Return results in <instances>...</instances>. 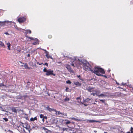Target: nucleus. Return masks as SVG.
I'll use <instances>...</instances> for the list:
<instances>
[{"instance_id":"1","label":"nucleus","mask_w":133,"mask_h":133,"mask_svg":"<svg viewBox=\"0 0 133 133\" xmlns=\"http://www.w3.org/2000/svg\"><path fill=\"white\" fill-rule=\"evenodd\" d=\"M79 61V65H82L84 69L86 70H90L93 72L94 70H92L90 68V64L87 61L85 60L82 59L80 60L78 59Z\"/></svg>"},{"instance_id":"2","label":"nucleus","mask_w":133,"mask_h":133,"mask_svg":"<svg viewBox=\"0 0 133 133\" xmlns=\"http://www.w3.org/2000/svg\"><path fill=\"white\" fill-rule=\"evenodd\" d=\"M99 72L103 74L105 73L103 69L97 67H95L93 72L94 73L98 76H101V75L100 74Z\"/></svg>"},{"instance_id":"3","label":"nucleus","mask_w":133,"mask_h":133,"mask_svg":"<svg viewBox=\"0 0 133 133\" xmlns=\"http://www.w3.org/2000/svg\"><path fill=\"white\" fill-rule=\"evenodd\" d=\"M53 72L54 71L53 70H51L50 69L48 70L47 72L45 74V75L47 76H48L51 75H52L54 76H55L56 75L55 74H53Z\"/></svg>"},{"instance_id":"4","label":"nucleus","mask_w":133,"mask_h":133,"mask_svg":"<svg viewBox=\"0 0 133 133\" xmlns=\"http://www.w3.org/2000/svg\"><path fill=\"white\" fill-rule=\"evenodd\" d=\"M78 59H79L77 58V57H73V58H70V61L71 62H72V63L71 64V65L73 66L74 67L75 66L74 65V64L73 63V62H74V61H78V62H79V61L78 60Z\"/></svg>"},{"instance_id":"5","label":"nucleus","mask_w":133,"mask_h":133,"mask_svg":"<svg viewBox=\"0 0 133 133\" xmlns=\"http://www.w3.org/2000/svg\"><path fill=\"white\" fill-rule=\"evenodd\" d=\"M26 19L24 17H20L18 19V22L19 23H22L25 21Z\"/></svg>"},{"instance_id":"6","label":"nucleus","mask_w":133,"mask_h":133,"mask_svg":"<svg viewBox=\"0 0 133 133\" xmlns=\"http://www.w3.org/2000/svg\"><path fill=\"white\" fill-rule=\"evenodd\" d=\"M87 90L90 92H96V91L94 90V88L92 87H88L87 88Z\"/></svg>"},{"instance_id":"7","label":"nucleus","mask_w":133,"mask_h":133,"mask_svg":"<svg viewBox=\"0 0 133 133\" xmlns=\"http://www.w3.org/2000/svg\"><path fill=\"white\" fill-rule=\"evenodd\" d=\"M11 22H9L8 21H5L3 22L0 21V25L2 26L4 25H5V23H6L9 24V23H10Z\"/></svg>"},{"instance_id":"8","label":"nucleus","mask_w":133,"mask_h":133,"mask_svg":"<svg viewBox=\"0 0 133 133\" xmlns=\"http://www.w3.org/2000/svg\"><path fill=\"white\" fill-rule=\"evenodd\" d=\"M66 67L68 70L71 73H73V71L71 68L70 66L69 65H67L66 66Z\"/></svg>"},{"instance_id":"9","label":"nucleus","mask_w":133,"mask_h":133,"mask_svg":"<svg viewBox=\"0 0 133 133\" xmlns=\"http://www.w3.org/2000/svg\"><path fill=\"white\" fill-rule=\"evenodd\" d=\"M46 108L48 110V111L50 112L51 111H55L56 112H57V111L56 110L54 109H51L50 108L49 106H48Z\"/></svg>"},{"instance_id":"10","label":"nucleus","mask_w":133,"mask_h":133,"mask_svg":"<svg viewBox=\"0 0 133 133\" xmlns=\"http://www.w3.org/2000/svg\"><path fill=\"white\" fill-rule=\"evenodd\" d=\"M11 110L12 112H15V113H17V111H21V110L20 109H18L16 110L15 107L12 108L11 109Z\"/></svg>"},{"instance_id":"11","label":"nucleus","mask_w":133,"mask_h":133,"mask_svg":"<svg viewBox=\"0 0 133 133\" xmlns=\"http://www.w3.org/2000/svg\"><path fill=\"white\" fill-rule=\"evenodd\" d=\"M107 95L105 94V93L104 94H101L100 95H98V97H105L107 96Z\"/></svg>"},{"instance_id":"12","label":"nucleus","mask_w":133,"mask_h":133,"mask_svg":"<svg viewBox=\"0 0 133 133\" xmlns=\"http://www.w3.org/2000/svg\"><path fill=\"white\" fill-rule=\"evenodd\" d=\"M71 119L72 120H75V121H85L84 120H82L81 119H77L76 118H74V117L72 118H71Z\"/></svg>"},{"instance_id":"13","label":"nucleus","mask_w":133,"mask_h":133,"mask_svg":"<svg viewBox=\"0 0 133 133\" xmlns=\"http://www.w3.org/2000/svg\"><path fill=\"white\" fill-rule=\"evenodd\" d=\"M87 121L89 122L90 123H93L94 122H98V121L94 120H87Z\"/></svg>"},{"instance_id":"14","label":"nucleus","mask_w":133,"mask_h":133,"mask_svg":"<svg viewBox=\"0 0 133 133\" xmlns=\"http://www.w3.org/2000/svg\"><path fill=\"white\" fill-rule=\"evenodd\" d=\"M74 84L80 86L81 84L78 82H75L74 83Z\"/></svg>"},{"instance_id":"15","label":"nucleus","mask_w":133,"mask_h":133,"mask_svg":"<svg viewBox=\"0 0 133 133\" xmlns=\"http://www.w3.org/2000/svg\"><path fill=\"white\" fill-rule=\"evenodd\" d=\"M56 112V113L57 112V114H58V115L62 114V115H65V116H67V114L66 113H65L64 114L63 113H62L61 112L59 111H57V112Z\"/></svg>"},{"instance_id":"16","label":"nucleus","mask_w":133,"mask_h":133,"mask_svg":"<svg viewBox=\"0 0 133 133\" xmlns=\"http://www.w3.org/2000/svg\"><path fill=\"white\" fill-rule=\"evenodd\" d=\"M35 40L36 41V42L33 43V44L34 45H36V44H38V40L37 38H35Z\"/></svg>"},{"instance_id":"17","label":"nucleus","mask_w":133,"mask_h":133,"mask_svg":"<svg viewBox=\"0 0 133 133\" xmlns=\"http://www.w3.org/2000/svg\"><path fill=\"white\" fill-rule=\"evenodd\" d=\"M39 48L41 50L45 51V53L46 54V55H48L49 54V52H48V51H47L46 50H45L44 49H42L41 48Z\"/></svg>"},{"instance_id":"18","label":"nucleus","mask_w":133,"mask_h":133,"mask_svg":"<svg viewBox=\"0 0 133 133\" xmlns=\"http://www.w3.org/2000/svg\"><path fill=\"white\" fill-rule=\"evenodd\" d=\"M30 120L31 121H34L35 120H37V118L36 117H35L34 118H31Z\"/></svg>"},{"instance_id":"19","label":"nucleus","mask_w":133,"mask_h":133,"mask_svg":"<svg viewBox=\"0 0 133 133\" xmlns=\"http://www.w3.org/2000/svg\"><path fill=\"white\" fill-rule=\"evenodd\" d=\"M6 44L7 45L8 49L9 50H10V43H6Z\"/></svg>"},{"instance_id":"20","label":"nucleus","mask_w":133,"mask_h":133,"mask_svg":"<svg viewBox=\"0 0 133 133\" xmlns=\"http://www.w3.org/2000/svg\"><path fill=\"white\" fill-rule=\"evenodd\" d=\"M0 46L2 47H3L4 48H5V46L4 44L1 41H0Z\"/></svg>"},{"instance_id":"21","label":"nucleus","mask_w":133,"mask_h":133,"mask_svg":"<svg viewBox=\"0 0 133 133\" xmlns=\"http://www.w3.org/2000/svg\"><path fill=\"white\" fill-rule=\"evenodd\" d=\"M69 100L70 99L69 98L66 97V98L64 100H63V101L65 102H66L67 101H69Z\"/></svg>"},{"instance_id":"22","label":"nucleus","mask_w":133,"mask_h":133,"mask_svg":"<svg viewBox=\"0 0 133 133\" xmlns=\"http://www.w3.org/2000/svg\"><path fill=\"white\" fill-rule=\"evenodd\" d=\"M65 121H66V122H65V123L66 124H69L70 123V122L68 120L65 119Z\"/></svg>"},{"instance_id":"23","label":"nucleus","mask_w":133,"mask_h":133,"mask_svg":"<svg viewBox=\"0 0 133 133\" xmlns=\"http://www.w3.org/2000/svg\"><path fill=\"white\" fill-rule=\"evenodd\" d=\"M26 31V33L27 34L29 33V34H30L31 33V31L30 30H28Z\"/></svg>"},{"instance_id":"24","label":"nucleus","mask_w":133,"mask_h":133,"mask_svg":"<svg viewBox=\"0 0 133 133\" xmlns=\"http://www.w3.org/2000/svg\"><path fill=\"white\" fill-rule=\"evenodd\" d=\"M24 67L25 69L28 68V65L27 63H26L24 65Z\"/></svg>"},{"instance_id":"25","label":"nucleus","mask_w":133,"mask_h":133,"mask_svg":"<svg viewBox=\"0 0 133 133\" xmlns=\"http://www.w3.org/2000/svg\"><path fill=\"white\" fill-rule=\"evenodd\" d=\"M90 100H91V99H89V98H87L85 100V102H89Z\"/></svg>"},{"instance_id":"26","label":"nucleus","mask_w":133,"mask_h":133,"mask_svg":"<svg viewBox=\"0 0 133 133\" xmlns=\"http://www.w3.org/2000/svg\"><path fill=\"white\" fill-rule=\"evenodd\" d=\"M45 56L48 58H51V56L49 55V54L48 55H45Z\"/></svg>"},{"instance_id":"27","label":"nucleus","mask_w":133,"mask_h":133,"mask_svg":"<svg viewBox=\"0 0 133 133\" xmlns=\"http://www.w3.org/2000/svg\"><path fill=\"white\" fill-rule=\"evenodd\" d=\"M66 83L67 84H70L71 82L69 80H68L67 81H66Z\"/></svg>"},{"instance_id":"28","label":"nucleus","mask_w":133,"mask_h":133,"mask_svg":"<svg viewBox=\"0 0 133 133\" xmlns=\"http://www.w3.org/2000/svg\"><path fill=\"white\" fill-rule=\"evenodd\" d=\"M48 70H47L46 68H44V69L43 70V71L44 72H46V73Z\"/></svg>"},{"instance_id":"29","label":"nucleus","mask_w":133,"mask_h":133,"mask_svg":"<svg viewBox=\"0 0 133 133\" xmlns=\"http://www.w3.org/2000/svg\"><path fill=\"white\" fill-rule=\"evenodd\" d=\"M67 130H68V128H63L62 129V130H63V131H64L65 130L67 131Z\"/></svg>"},{"instance_id":"30","label":"nucleus","mask_w":133,"mask_h":133,"mask_svg":"<svg viewBox=\"0 0 133 133\" xmlns=\"http://www.w3.org/2000/svg\"><path fill=\"white\" fill-rule=\"evenodd\" d=\"M100 101H101L103 103H104L105 102V99H99Z\"/></svg>"},{"instance_id":"31","label":"nucleus","mask_w":133,"mask_h":133,"mask_svg":"<svg viewBox=\"0 0 133 133\" xmlns=\"http://www.w3.org/2000/svg\"><path fill=\"white\" fill-rule=\"evenodd\" d=\"M133 128L132 127H131V130H130V131H131V133H133Z\"/></svg>"},{"instance_id":"32","label":"nucleus","mask_w":133,"mask_h":133,"mask_svg":"<svg viewBox=\"0 0 133 133\" xmlns=\"http://www.w3.org/2000/svg\"><path fill=\"white\" fill-rule=\"evenodd\" d=\"M4 120L5 121V122H7L8 121V119L6 118H3Z\"/></svg>"},{"instance_id":"33","label":"nucleus","mask_w":133,"mask_h":133,"mask_svg":"<svg viewBox=\"0 0 133 133\" xmlns=\"http://www.w3.org/2000/svg\"><path fill=\"white\" fill-rule=\"evenodd\" d=\"M44 65H46V66H48V63H45V64H43V63L42 64Z\"/></svg>"},{"instance_id":"34","label":"nucleus","mask_w":133,"mask_h":133,"mask_svg":"<svg viewBox=\"0 0 133 133\" xmlns=\"http://www.w3.org/2000/svg\"><path fill=\"white\" fill-rule=\"evenodd\" d=\"M43 115H42V114H41L40 115V117L41 118H43Z\"/></svg>"},{"instance_id":"35","label":"nucleus","mask_w":133,"mask_h":133,"mask_svg":"<svg viewBox=\"0 0 133 133\" xmlns=\"http://www.w3.org/2000/svg\"><path fill=\"white\" fill-rule=\"evenodd\" d=\"M77 77H78L79 78V79L81 80H82L81 79V77L80 75L77 76Z\"/></svg>"},{"instance_id":"36","label":"nucleus","mask_w":133,"mask_h":133,"mask_svg":"<svg viewBox=\"0 0 133 133\" xmlns=\"http://www.w3.org/2000/svg\"><path fill=\"white\" fill-rule=\"evenodd\" d=\"M0 108L1 109L2 111H4V110L3 109V108H2V107H0Z\"/></svg>"},{"instance_id":"37","label":"nucleus","mask_w":133,"mask_h":133,"mask_svg":"<svg viewBox=\"0 0 133 133\" xmlns=\"http://www.w3.org/2000/svg\"><path fill=\"white\" fill-rule=\"evenodd\" d=\"M29 38L31 40H33L34 39L32 37H29Z\"/></svg>"},{"instance_id":"38","label":"nucleus","mask_w":133,"mask_h":133,"mask_svg":"<svg viewBox=\"0 0 133 133\" xmlns=\"http://www.w3.org/2000/svg\"><path fill=\"white\" fill-rule=\"evenodd\" d=\"M4 86V85L2 83H1V84H0V86H1V87H2L3 86Z\"/></svg>"},{"instance_id":"39","label":"nucleus","mask_w":133,"mask_h":133,"mask_svg":"<svg viewBox=\"0 0 133 133\" xmlns=\"http://www.w3.org/2000/svg\"><path fill=\"white\" fill-rule=\"evenodd\" d=\"M119 133H125L123 132V131H121V132ZM127 133H130V132L129 131Z\"/></svg>"},{"instance_id":"40","label":"nucleus","mask_w":133,"mask_h":133,"mask_svg":"<svg viewBox=\"0 0 133 133\" xmlns=\"http://www.w3.org/2000/svg\"><path fill=\"white\" fill-rule=\"evenodd\" d=\"M4 34L6 35H9V34H8V33L7 32H5L4 33Z\"/></svg>"},{"instance_id":"41","label":"nucleus","mask_w":133,"mask_h":133,"mask_svg":"<svg viewBox=\"0 0 133 133\" xmlns=\"http://www.w3.org/2000/svg\"><path fill=\"white\" fill-rule=\"evenodd\" d=\"M69 89V88L68 87H66V88L65 90L66 92H68V90Z\"/></svg>"},{"instance_id":"42","label":"nucleus","mask_w":133,"mask_h":133,"mask_svg":"<svg viewBox=\"0 0 133 133\" xmlns=\"http://www.w3.org/2000/svg\"><path fill=\"white\" fill-rule=\"evenodd\" d=\"M48 37L49 38H51L52 37V36L51 35H49L48 36Z\"/></svg>"},{"instance_id":"43","label":"nucleus","mask_w":133,"mask_h":133,"mask_svg":"<svg viewBox=\"0 0 133 133\" xmlns=\"http://www.w3.org/2000/svg\"><path fill=\"white\" fill-rule=\"evenodd\" d=\"M37 63L38 64H39V65H41V64H43V63H39L38 62H37Z\"/></svg>"},{"instance_id":"44","label":"nucleus","mask_w":133,"mask_h":133,"mask_svg":"<svg viewBox=\"0 0 133 133\" xmlns=\"http://www.w3.org/2000/svg\"><path fill=\"white\" fill-rule=\"evenodd\" d=\"M21 131H22V132H23V131L24 132H25V130L24 129H22V130Z\"/></svg>"},{"instance_id":"45","label":"nucleus","mask_w":133,"mask_h":133,"mask_svg":"<svg viewBox=\"0 0 133 133\" xmlns=\"http://www.w3.org/2000/svg\"><path fill=\"white\" fill-rule=\"evenodd\" d=\"M23 127H24V128H25L27 130L28 129V128H27L26 127H24V126H23Z\"/></svg>"},{"instance_id":"46","label":"nucleus","mask_w":133,"mask_h":133,"mask_svg":"<svg viewBox=\"0 0 133 133\" xmlns=\"http://www.w3.org/2000/svg\"><path fill=\"white\" fill-rule=\"evenodd\" d=\"M43 118H45L46 119H47V117L46 116L44 117L43 116Z\"/></svg>"},{"instance_id":"47","label":"nucleus","mask_w":133,"mask_h":133,"mask_svg":"<svg viewBox=\"0 0 133 133\" xmlns=\"http://www.w3.org/2000/svg\"><path fill=\"white\" fill-rule=\"evenodd\" d=\"M64 55V57H68L67 56H65V55Z\"/></svg>"},{"instance_id":"48","label":"nucleus","mask_w":133,"mask_h":133,"mask_svg":"<svg viewBox=\"0 0 133 133\" xmlns=\"http://www.w3.org/2000/svg\"><path fill=\"white\" fill-rule=\"evenodd\" d=\"M28 57H29L30 56V55L29 54H28L27 55Z\"/></svg>"},{"instance_id":"49","label":"nucleus","mask_w":133,"mask_h":133,"mask_svg":"<svg viewBox=\"0 0 133 133\" xmlns=\"http://www.w3.org/2000/svg\"><path fill=\"white\" fill-rule=\"evenodd\" d=\"M44 118H43L42 119V121H43V122H44Z\"/></svg>"},{"instance_id":"50","label":"nucleus","mask_w":133,"mask_h":133,"mask_svg":"<svg viewBox=\"0 0 133 133\" xmlns=\"http://www.w3.org/2000/svg\"><path fill=\"white\" fill-rule=\"evenodd\" d=\"M102 76L104 77H106V76L105 75H102Z\"/></svg>"},{"instance_id":"51","label":"nucleus","mask_w":133,"mask_h":133,"mask_svg":"<svg viewBox=\"0 0 133 133\" xmlns=\"http://www.w3.org/2000/svg\"><path fill=\"white\" fill-rule=\"evenodd\" d=\"M80 98L79 97H78L77 98V99H79Z\"/></svg>"},{"instance_id":"52","label":"nucleus","mask_w":133,"mask_h":133,"mask_svg":"<svg viewBox=\"0 0 133 133\" xmlns=\"http://www.w3.org/2000/svg\"><path fill=\"white\" fill-rule=\"evenodd\" d=\"M84 105L85 106H87V104H84Z\"/></svg>"},{"instance_id":"53","label":"nucleus","mask_w":133,"mask_h":133,"mask_svg":"<svg viewBox=\"0 0 133 133\" xmlns=\"http://www.w3.org/2000/svg\"><path fill=\"white\" fill-rule=\"evenodd\" d=\"M95 94L92 93V94H91V95H93L94 96L95 95Z\"/></svg>"},{"instance_id":"54","label":"nucleus","mask_w":133,"mask_h":133,"mask_svg":"<svg viewBox=\"0 0 133 133\" xmlns=\"http://www.w3.org/2000/svg\"><path fill=\"white\" fill-rule=\"evenodd\" d=\"M94 131V132H97V131H96V130H95V131Z\"/></svg>"},{"instance_id":"55","label":"nucleus","mask_w":133,"mask_h":133,"mask_svg":"<svg viewBox=\"0 0 133 133\" xmlns=\"http://www.w3.org/2000/svg\"><path fill=\"white\" fill-rule=\"evenodd\" d=\"M19 62L21 63H22L21 62V61H19Z\"/></svg>"},{"instance_id":"56","label":"nucleus","mask_w":133,"mask_h":133,"mask_svg":"<svg viewBox=\"0 0 133 133\" xmlns=\"http://www.w3.org/2000/svg\"><path fill=\"white\" fill-rule=\"evenodd\" d=\"M122 84H123V85H125V84H126V83H125V84H123V83H122Z\"/></svg>"},{"instance_id":"57","label":"nucleus","mask_w":133,"mask_h":133,"mask_svg":"<svg viewBox=\"0 0 133 133\" xmlns=\"http://www.w3.org/2000/svg\"><path fill=\"white\" fill-rule=\"evenodd\" d=\"M51 58V59H52V57H51V58Z\"/></svg>"},{"instance_id":"58","label":"nucleus","mask_w":133,"mask_h":133,"mask_svg":"<svg viewBox=\"0 0 133 133\" xmlns=\"http://www.w3.org/2000/svg\"><path fill=\"white\" fill-rule=\"evenodd\" d=\"M117 83V84H118H118H119L118 83Z\"/></svg>"},{"instance_id":"59","label":"nucleus","mask_w":133,"mask_h":133,"mask_svg":"<svg viewBox=\"0 0 133 133\" xmlns=\"http://www.w3.org/2000/svg\"><path fill=\"white\" fill-rule=\"evenodd\" d=\"M104 133H107V132H104Z\"/></svg>"},{"instance_id":"60","label":"nucleus","mask_w":133,"mask_h":133,"mask_svg":"<svg viewBox=\"0 0 133 133\" xmlns=\"http://www.w3.org/2000/svg\"><path fill=\"white\" fill-rule=\"evenodd\" d=\"M28 83H30L29 82H28Z\"/></svg>"},{"instance_id":"61","label":"nucleus","mask_w":133,"mask_h":133,"mask_svg":"<svg viewBox=\"0 0 133 133\" xmlns=\"http://www.w3.org/2000/svg\"><path fill=\"white\" fill-rule=\"evenodd\" d=\"M108 71H110V70H109Z\"/></svg>"},{"instance_id":"62","label":"nucleus","mask_w":133,"mask_h":133,"mask_svg":"<svg viewBox=\"0 0 133 133\" xmlns=\"http://www.w3.org/2000/svg\"><path fill=\"white\" fill-rule=\"evenodd\" d=\"M22 66H23V65H22Z\"/></svg>"},{"instance_id":"63","label":"nucleus","mask_w":133,"mask_h":133,"mask_svg":"<svg viewBox=\"0 0 133 133\" xmlns=\"http://www.w3.org/2000/svg\"><path fill=\"white\" fill-rule=\"evenodd\" d=\"M63 133V132H62V133Z\"/></svg>"}]
</instances>
